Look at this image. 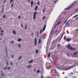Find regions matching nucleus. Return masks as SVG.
<instances>
[{"instance_id": "1", "label": "nucleus", "mask_w": 78, "mask_h": 78, "mask_svg": "<svg viewBox=\"0 0 78 78\" xmlns=\"http://www.w3.org/2000/svg\"><path fill=\"white\" fill-rule=\"evenodd\" d=\"M66 47H67V48H69L70 50H75L76 49L75 48H73V47L71 46L70 44H68L67 46Z\"/></svg>"}, {"instance_id": "2", "label": "nucleus", "mask_w": 78, "mask_h": 78, "mask_svg": "<svg viewBox=\"0 0 78 78\" xmlns=\"http://www.w3.org/2000/svg\"><path fill=\"white\" fill-rule=\"evenodd\" d=\"M71 69V67L70 66L68 68H65L64 69V70H69V69Z\"/></svg>"}, {"instance_id": "3", "label": "nucleus", "mask_w": 78, "mask_h": 78, "mask_svg": "<svg viewBox=\"0 0 78 78\" xmlns=\"http://www.w3.org/2000/svg\"><path fill=\"white\" fill-rule=\"evenodd\" d=\"M46 28V25H45L44 26V27L43 28L42 32H44V31H45V30Z\"/></svg>"}, {"instance_id": "4", "label": "nucleus", "mask_w": 78, "mask_h": 78, "mask_svg": "<svg viewBox=\"0 0 78 78\" xmlns=\"http://www.w3.org/2000/svg\"><path fill=\"white\" fill-rule=\"evenodd\" d=\"M71 40H72V38H67L66 39V41H70Z\"/></svg>"}, {"instance_id": "5", "label": "nucleus", "mask_w": 78, "mask_h": 78, "mask_svg": "<svg viewBox=\"0 0 78 78\" xmlns=\"http://www.w3.org/2000/svg\"><path fill=\"white\" fill-rule=\"evenodd\" d=\"M73 5H72L70 6L69 7L67 8L66 9H70V8H72V6H73Z\"/></svg>"}, {"instance_id": "6", "label": "nucleus", "mask_w": 78, "mask_h": 78, "mask_svg": "<svg viewBox=\"0 0 78 78\" xmlns=\"http://www.w3.org/2000/svg\"><path fill=\"white\" fill-rule=\"evenodd\" d=\"M35 45H36V44L37 43V39H36V38H35Z\"/></svg>"}, {"instance_id": "7", "label": "nucleus", "mask_w": 78, "mask_h": 78, "mask_svg": "<svg viewBox=\"0 0 78 78\" xmlns=\"http://www.w3.org/2000/svg\"><path fill=\"white\" fill-rule=\"evenodd\" d=\"M37 8H38V6L37 5L35 8V11H36V10H37Z\"/></svg>"}, {"instance_id": "8", "label": "nucleus", "mask_w": 78, "mask_h": 78, "mask_svg": "<svg viewBox=\"0 0 78 78\" xmlns=\"http://www.w3.org/2000/svg\"><path fill=\"white\" fill-rule=\"evenodd\" d=\"M6 50V54H7V56H8V50H7V47H5V50Z\"/></svg>"}, {"instance_id": "9", "label": "nucleus", "mask_w": 78, "mask_h": 78, "mask_svg": "<svg viewBox=\"0 0 78 78\" xmlns=\"http://www.w3.org/2000/svg\"><path fill=\"white\" fill-rule=\"evenodd\" d=\"M33 60H31L29 62V64H30V63H32V62H33Z\"/></svg>"}, {"instance_id": "10", "label": "nucleus", "mask_w": 78, "mask_h": 78, "mask_svg": "<svg viewBox=\"0 0 78 78\" xmlns=\"http://www.w3.org/2000/svg\"><path fill=\"white\" fill-rule=\"evenodd\" d=\"M33 1H31V6H33Z\"/></svg>"}, {"instance_id": "11", "label": "nucleus", "mask_w": 78, "mask_h": 78, "mask_svg": "<svg viewBox=\"0 0 78 78\" xmlns=\"http://www.w3.org/2000/svg\"><path fill=\"white\" fill-rule=\"evenodd\" d=\"M77 54H78L77 52H74L73 53V55H77Z\"/></svg>"}, {"instance_id": "12", "label": "nucleus", "mask_w": 78, "mask_h": 78, "mask_svg": "<svg viewBox=\"0 0 78 78\" xmlns=\"http://www.w3.org/2000/svg\"><path fill=\"white\" fill-rule=\"evenodd\" d=\"M13 33L14 34H16V31H15V30L13 31Z\"/></svg>"}, {"instance_id": "13", "label": "nucleus", "mask_w": 78, "mask_h": 78, "mask_svg": "<svg viewBox=\"0 0 78 78\" xmlns=\"http://www.w3.org/2000/svg\"><path fill=\"white\" fill-rule=\"evenodd\" d=\"M66 35H65L64 36V40H66Z\"/></svg>"}, {"instance_id": "14", "label": "nucleus", "mask_w": 78, "mask_h": 78, "mask_svg": "<svg viewBox=\"0 0 78 78\" xmlns=\"http://www.w3.org/2000/svg\"><path fill=\"white\" fill-rule=\"evenodd\" d=\"M61 23V22H58L57 24V26H58V25H59Z\"/></svg>"}, {"instance_id": "15", "label": "nucleus", "mask_w": 78, "mask_h": 78, "mask_svg": "<svg viewBox=\"0 0 78 78\" xmlns=\"http://www.w3.org/2000/svg\"><path fill=\"white\" fill-rule=\"evenodd\" d=\"M78 16V14L75 15V16H74V17H73V18H75L76 17H77Z\"/></svg>"}, {"instance_id": "16", "label": "nucleus", "mask_w": 78, "mask_h": 78, "mask_svg": "<svg viewBox=\"0 0 78 78\" xmlns=\"http://www.w3.org/2000/svg\"><path fill=\"white\" fill-rule=\"evenodd\" d=\"M41 38H40L39 40V44H41Z\"/></svg>"}, {"instance_id": "17", "label": "nucleus", "mask_w": 78, "mask_h": 78, "mask_svg": "<svg viewBox=\"0 0 78 78\" xmlns=\"http://www.w3.org/2000/svg\"><path fill=\"white\" fill-rule=\"evenodd\" d=\"M31 65L28 66H27V68H30V67H31Z\"/></svg>"}, {"instance_id": "18", "label": "nucleus", "mask_w": 78, "mask_h": 78, "mask_svg": "<svg viewBox=\"0 0 78 78\" xmlns=\"http://www.w3.org/2000/svg\"><path fill=\"white\" fill-rule=\"evenodd\" d=\"M37 14V12H34V15L36 16V15Z\"/></svg>"}, {"instance_id": "19", "label": "nucleus", "mask_w": 78, "mask_h": 78, "mask_svg": "<svg viewBox=\"0 0 78 78\" xmlns=\"http://www.w3.org/2000/svg\"><path fill=\"white\" fill-rule=\"evenodd\" d=\"M50 57V53H49L48 54V58Z\"/></svg>"}, {"instance_id": "20", "label": "nucleus", "mask_w": 78, "mask_h": 78, "mask_svg": "<svg viewBox=\"0 0 78 78\" xmlns=\"http://www.w3.org/2000/svg\"><path fill=\"white\" fill-rule=\"evenodd\" d=\"M36 19V15H34V19Z\"/></svg>"}, {"instance_id": "21", "label": "nucleus", "mask_w": 78, "mask_h": 78, "mask_svg": "<svg viewBox=\"0 0 78 78\" xmlns=\"http://www.w3.org/2000/svg\"><path fill=\"white\" fill-rule=\"evenodd\" d=\"M74 74V73H71L70 74V75H73Z\"/></svg>"}, {"instance_id": "22", "label": "nucleus", "mask_w": 78, "mask_h": 78, "mask_svg": "<svg viewBox=\"0 0 78 78\" xmlns=\"http://www.w3.org/2000/svg\"><path fill=\"white\" fill-rule=\"evenodd\" d=\"M54 71L55 72V73H57V71H56V69H55V68H54Z\"/></svg>"}, {"instance_id": "23", "label": "nucleus", "mask_w": 78, "mask_h": 78, "mask_svg": "<svg viewBox=\"0 0 78 78\" xmlns=\"http://www.w3.org/2000/svg\"><path fill=\"white\" fill-rule=\"evenodd\" d=\"M21 41V39L20 38H19L18 39V41H19V42H20V41Z\"/></svg>"}, {"instance_id": "24", "label": "nucleus", "mask_w": 78, "mask_h": 78, "mask_svg": "<svg viewBox=\"0 0 78 78\" xmlns=\"http://www.w3.org/2000/svg\"><path fill=\"white\" fill-rule=\"evenodd\" d=\"M38 53V50L37 49L36 51V53L37 54Z\"/></svg>"}, {"instance_id": "25", "label": "nucleus", "mask_w": 78, "mask_h": 78, "mask_svg": "<svg viewBox=\"0 0 78 78\" xmlns=\"http://www.w3.org/2000/svg\"><path fill=\"white\" fill-rule=\"evenodd\" d=\"M27 25H26V27H25V29L26 30V29H27Z\"/></svg>"}, {"instance_id": "26", "label": "nucleus", "mask_w": 78, "mask_h": 78, "mask_svg": "<svg viewBox=\"0 0 78 78\" xmlns=\"http://www.w3.org/2000/svg\"><path fill=\"white\" fill-rule=\"evenodd\" d=\"M42 30H41L40 32V34H41V33H42Z\"/></svg>"}, {"instance_id": "27", "label": "nucleus", "mask_w": 78, "mask_h": 78, "mask_svg": "<svg viewBox=\"0 0 78 78\" xmlns=\"http://www.w3.org/2000/svg\"><path fill=\"white\" fill-rule=\"evenodd\" d=\"M58 47H59L60 46V44L58 43L57 45Z\"/></svg>"}, {"instance_id": "28", "label": "nucleus", "mask_w": 78, "mask_h": 78, "mask_svg": "<svg viewBox=\"0 0 78 78\" xmlns=\"http://www.w3.org/2000/svg\"><path fill=\"white\" fill-rule=\"evenodd\" d=\"M39 72H40V70H38L37 72V73H39Z\"/></svg>"}, {"instance_id": "29", "label": "nucleus", "mask_w": 78, "mask_h": 78, "mask_svg": "<svg viewBox=\"0 0 78 78\" xmlns=\"http://www.w3.org/2000/svg\"><path fill=\"white\" fill-rule=\"evenodd\" d=\"M14 0H11L10 2V3H11V2H12V1H13Z\"/></svg>"}, {"instance_id": "30", "label": "nucleus", "mask_w": 78, "mask_h": 78, "mask_svg": "<svg viewBox=\"0 0 78 78\" xmlns=\"http://www.w3.org/2000/svg\"><path fill=\"white\" fill-rule=\"evenodd\" d=\"M45 16H44L43 17L42 19L43 20H44V19H45Z\"/></svg>"}, {"instance_id": "31", "label": "nucleus", "mask_w": 78, "mask_h": 78, "mask_svg": "<svg viewBox=\"0 0 78 78\" xmlns=\"http://www.w3.org/2000/svg\"><path fill=\"white\" fill-rule=\"evenodd\" d=\"M11 7H13V3H12V4Z\"/></svg>"}, {"instance_id": "32", "label": "nucleus", "mask_w": 78, "mask_h": 78, "mask_svg": "<svg viewBox=\"0 0 78 78\" xmlns=\"http://www.w3.org/2000/svg\"><path fill=\"white\" fill-rule=\"evenodd\" d=\"M22 58V57L21 56L19 58V59H20Z\"/></svg>"}, {"instance_id": "33", "label": "nucleus", "mask_w": 78, "mask_h": 78, "mask_svg": "<svg viewBox=\"0 0 78 78\" xmlns=\"http://www.w3.org/2000/svg\"><path fill=\"white\" fill-rule=\"evenodd\" d=\"M72 78H76V76H74L73 77H72Z\"/></svg>"}, {"instance_id": "34", "label": "nucleus", "mask_w": 78, "mask_h": 78, "mask_svg": "<svg viewBox=\"0 0 78 78\" xmlns=\"http://www.w3.org/2000/svg\"><path fill=\"white\" fill-rule=\"evenodd\" d=\"M14 43V41H11V43L12 44V43Z\"/></svg>"}, {"instance_id": "35", "label": "nucleus", "mask_w": 78, "mask_h": 78, "mask_svg": "<svg viewBox=\"0 0 78 78\" xmlns=\"http://www.w3.org/2000/svg\"><path fill=\"white\" fill-rule=\"evenodd\" d=\"M37 4L38 5H39V2H38L37 3Z\"/></svg>"}, {"instance_id": "36", "label": "nucleus", "mask_w": 78, "mask_h": 78, "mask_svg": "<svg viewBox=\"0 0 78 78\" xmlns=\"http://www.w3.org/2000/svg\"><path fill=\"white\" fill-rule=\"evenodd\" d=\"M3 34L2 33L1 34V36H3Z\"/></svg>"}, {"instance_id": "37", "label": "nucleus", "mask_w": 78, "mask_h": 78, "mask_svg": "<svg viewBox=\"0 0 78 78\" xmlns=\"http://www.w3.org/2000/svg\"><path fill=\"white\" fill-rule=\"evenodd\" d=\"M19 47H20V44H19Z\"/></svg>"}, {"instance_id": "38", "label": "nucleus", "mask_w": 78, "mask_h": 78, "mask_svg": "<svg viewBox=\"0 0 78 78\" xmlns=\"http://www.w3.org/2000/svg\"><path fill=\"white\" fill-rule=\"evenodd\" d=\"M2 75H3L4 76H5V75L3 73H2Z\"/></svg>"}, {"instance_id": "39", "label": "nucleus", "mask_w": 78, "mask_h": 78, "mask_svg": "<svg viewBox=\"0 0 78 78\" xmlns=\"http://www.w3.org/2000/svg\"><path fill=\"white\" fill-rule=\"evenodd\" d=\"M7 69V67L5 68H4L3 69H4L5 70V69Z\"/></svg>"}, {"instance_id": "40", "label": "nucleus", "mask_w": 78, "mask_h": 78, "mask_svg": "<svg viewBox=\"0 0 78 78\" xmlns=\"http://www.w3.org/2000/svg\"><path fill=\"white\" fill-rule=\"evenodd\" d=\"M21 27L22 28H23V25L22 24L21 25Z\"/></svg>"}, {"instance_id": "41", "label": "nucleus", "mask_w": 78, "mask_h": 78, "mask_svg": "<svg viewBox=\"0 0 78 78\" xmlns=\"http://www.w3.org/2000/svg\"><path fill=\"white\" fill-rule=\"evenodd\" d=\"M5 18V15H4L3 17V18Z\"/></svg>"}, {"instance_id": "42", "label": "nucleus", "mask_w": 78, "mask_h": 78, "mask_svg": "<svg viewBox=\"0 0 78 78\" xmlns=\"http://www.w3.org/2000/svg\"><path fill=\"white\" fill-rule=\"evenodd\" d=\"M27 2H30V0H27Z\"/></svg>"}, {"instance_id": "43", "label": "nucleus", "mask_w": 78, "mask_h": 78, "mask_svg": "<svg viewBox=\"0 0 78 78\" xmlns=\"http://www.w3.org/2000/svg\"><path fill=\"white\" fill-rule=\"evenodd\" d=\"M12 58H14V55H12Z\"/></svg>"}, {"instance_id": "44", "label": "nucleus", "mask_w": 78, "mask_h": 78, "mask_svg": "<svg viewBox=\"0 0 78 78\" xmlns=\"http://www.w3.org/2000/svg\"><path fill=\"white\" fill-rule=\"evenodd\" d=\"M6 64H7V66H8V62H7Z\"/></svg>"}, {"instance_id": "45", "label": "nucleus", "mask_w": 78, "mask_h": 78, "mask_svg": "<svg viewBox=\"0 0 78 78\" xmlns=\"http://www.w3.org/2000/svg\"><path fill=\"white\" fill-rule=\"evenodd\" d=\"M5 2H6V0H5L4 1V3H5Z\"/></svg>"}, {"instance_id": "46", "label": "nucleus", "mask_w": 78, "mask_h": 78, "mask_svg": "<svg viewBox=\"0 0 78 78\" xmlns=\"http://www.w3.org/2000/svg\"><path fill=\"white\" fill-rule=\"evenodd\" d=\"M18 18H19V19H20V16H19Z\"/></svg>"}, {"instance_id": "47", "label": "nucleus", "mask_w": 78, "mask_h": 78, "mask_svg": "<svg viewBox=\"0 0 78 78\" xmlns=\"http://www.w3.org/2000/svg\"><path fill=\"white\" fill-rule=\"evenodd\" d=\"M41 78H44V77H43L42 76H41Z\"/></svg>"}, {"instance_id": "48", "label": "nucleus", "mask_w": 78, "mask_h": 78, "mask_svg": "<svg viewBox=\"0 0 78 78\" xmlns=\"http://www.w3.org/2000/svg\"><path fill=\"white\" fill-rule=\"evenodd\" d=\"M67 22V20H66L65 21V23H66V22Z\"/></svg>"}, {"instance_id": "49", "label": "nucleus", "mask_w": 78, "mask_h": 78, "mask_svg": "<svg viewBox=\"0 0 78 78\" xmlns=\"http://www.w3.org/2000/svg\"><path fill=\"white\" fill-rule=\"evenodd\" d=\"M10 68H11L10 67H9L8 68V69L9 70V69H10Z\"/></svg>"}, {"instance_id": "50", "label": "nucleus", "mask_w": 78, "mask_h": 78, "mask_svg": "<svg viewBox=\"0 0 78 78\" xmlns=\"http://www.w3.org/2000/svg\"><path fill=\"white\" fill-rule=\"evenodd\" d=\"M63 36V34H62V36H61V38H62V37Z\"/></svg>"}, {"instance_id": "51", "label": "nucleus", "mask_w": 78, "mask_h": 78, "mask_svg": "<svg viewBox=\"0 0 78 78\" xmlns=\"http://www.w3.org/2000/svg\"><path fill=\"white\" fill-rule=\"evenodd\" d=\"M2 31V33H3V32H4L3 30H2V31Z\"/></svg>"}, {"instance_id": "52", "label": "nucleus", "mask_w": 78, "mask_h": 78, "mask_svg": "<svg viewBox=\"0 0 78 78\" xmlns=\"http://www.w3.org/2000/svg\"><path fill=\"white\" fill-rule=\"evenodd\" d=\"M45 9H43V12H44V11H45Z\"/></svg>"}, {"instance_id": "53", "label": "nucleus", "mask_w": 78, "mask_h": 78, "mask_svg": "<svg viewBox=\"0 0 78 78\" xmlns=\"http://www.w3.org/2000/svg\"><path fill=\"white\" fill-rule=\"evenodd\" d=\"M45 9H46V8H44V9L45 10Z\"/></svg>"}, {"instance_id": "54", "label": "nucleus", "mask_w": 78, "mask_h": 78, "mask_svg": "<svg viewBox=\"0 0 78 78\" xmlns=\"http://www.w3.org/2000/svg\"><path fill=\"white\" fill-rule=\"evenodd\" d=\"M69 20L67 22V23H69Z\"/></svg>"}, {"instance_id": "55", "label": "nucleus", "mask_w": 78, "mask_h": 78, "mask_svg": "<svg viewBox=\"0 0 78 78\" xmlns=\"http://www.w3.org/2000/svg\"><path fill=\"white\" fill-rule=\"evenodd\" d=\"M76 31H78V29L76 30Z\"/></svg>"}, {"instance_id": "56", "label": "nucleus", "mask_w": 78, "mask_h": 78, "mask_svg": "<svg viewBox=\"0 0 78 78\" xmlns=\"http://www.w3.org/2000/svg\"><path fill=\"white\" fill-rule=\"evenodd\" d=\"M3 12V8L2 9V12Z\"/></svg>"}, {"instance_id": "57", "label": "nucleus", "mask_w": 78, "mask_h": 78, "mask_svg": "<svg viewBox=\"0 0 78 78\" xmlns=\"http://www.w3.org/2000/svg\"><path fill=\"white\" fill-rule=\"evenodd\" d=\"M11 65H12V63H11Z\"/></svg>"}, {"instance_id": "58", "label": "nucleus", "mask_w": 78, "mask_h": 78, "mask_svg": "<svg viewBox=\"0 0 78 78\" xmlns=\"http://www.w3.org/2000/svg\"><path fill=\"white\" fill-rule=\"evenodd\" d=\"M0 29L1 30H2V28L1 27H0Z\"/></svg>"}, {"instance_id": "59", "label": "nucleus", "mask_w": 78, "mask_h": 78, "mask_svg": "<svg viewBox=\"0 0 78 78\" xmlns=\"http://www.w3.org/2000/svg\"><path fill=\"white\" fill-rule=\"evenodd\" d=\"M2 7H4V5H2Z\"/></svg>"}, {"instance_id": "60", "label": "nucleus", "mask_w": 78, "mask_h": 78, "mask_svg": "<svg viewBox=\"0 0 78 78\" xmlns=\"http://www.w3.org/2000/svg\"><path fill=\"white\" fill-rule=\"evenodd\" d=\"M68 24V23H66V25H67Z\"/></svg>"}, {"instance_id": "61", "label": "nucleus", "mask_w": 78, "mask_h": 78, "mask_svg": "<svg viewBox=\"0 0 78 78\" xmlns=\"http://www.w3.org/2000/svg\"><path fill=\"white\" fill-rule=\"evenodd\" d=\"M65 34V33H64L63 34H63V35H64V34Z\"/></svg>"}, {"instance_id": "62", "label": "nucleus", "mask_w": 78, "mask_h": 78, "mask_svg": "<svg viewBox=\"0 0 78 78\" xmlns=\"http://www.w3.org/2000/svg\"><path fill=\"white\" fill-rule=\"evenodd\" d=\"M1 72H2V73H2V72H3V71H1Z\"/></svg>"}, {"instance_id": "63", "label": "nucleus", "mask_w": 78, "mask_h": 78, "mask_svg": "<svg viewBox=\"0 0 78 78\" xmlns=\"http://www.w3.org/2000/svg\"><path fill=\"white\" fill-rule=\"evenodd\" d=\"M56 1H55V3H56Z\"/></svg>"}, {"instance_id": "64", "label": "nucleus", "mask_w": 78, "mask_h": 78, "mask_svg": "<svg viewBox=\"0 0 78 78\" xmlns=\"http://www.w3.org/2000/svg\"><path fill=\"white\" fill-rule=\"evenodd\" d=\"M65 78H67V77H65Z\"/></svg>"}]
</instances>
